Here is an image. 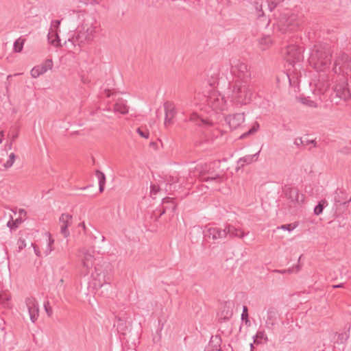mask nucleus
Wrapping results in <instances>:
<instances>
[{"label":"nucleus","instance_id":"1a4fd4ad","mask_svg":"<svg viewBox=\"0 0 351 351\" xmlns=\"http://www.w3.org/2000/svg\"><path fill=\"white\" fill-rule=\"evenodd\" d=\"M227 234H230L232 236L238 237L240 238H243L244 237V232L241 230L234 229L230 226L225 229H221L215 227L210 228L208 229L206 235L210 239L217 240L226 237Z\"/></svg>","mask_w":351,"mask_h":351},{"label":"nucleus","instance_id":"774afa93","mask_svg":"<svg viewBox=\"0 0 351 351\" xmlns=\"http://www.w3.org/2000/svg\"><path fill=\"white\" fill-rule=\"evenodd\" d=\"M105 237L102 236V241H104Z\"/></svg>","mask_w":351,"mask_h":351},{"label":"nucleus","instance_id":"b1692460","mask_svg":"<svg viewBox=\"0 0 351 351\" xmlns=\"http://www.w3.org/2000/svg\"><path fill=\"white\" fill-rule=\"evenodd\" d=\"M45 236L47 237V245L44 248V253L47 256L53 250V245L54 239L51 237L49 232H45Z\"/></svg>","mask_w":351,"mask_h":351},{"label":"nucleus","instance_id":"9d476101","mask_svg":"<svg viewBox=\"0 0 351 351\" xmlns=\"http://www.w3.org/2000/svg\"><path fill=\"white\" fill-rule=\"evenodd\" d=\"M337 77L339 79H337L336 82L339 80V82L335 85L334 93L337 97L346 100L350 97V91L348 88L349 77L346 75H338Z\"/></svg>","mask_w":351,"mask_h":351},{"label":"nucleus","instance_id":"ea45409f","mask_svg":"<svg viewBox=\"0 0 351 351\" xmlns=\"http://www.w3.org/2000/svg\"><path fill=\"white\" fill-rule=\"evenodd\" d=\"M255 9L256 10V14L257 17L260 18L261 16H263L264 12L263 11V5L262 3H259V2L256 1L255 2Z\"/></svg>","mask_w":351,"mask_h":351},{"label":"nucleus","instance_id":"4c0bfd02","mask_svg":"<svg viewBox=\"0 0 351 351\" xmlns=\"http://www.w3.org/2000/svg\"><path fill=\"white\" fill-rule=\"evenodd\" d=\"M69 226V221H63V223L61 226L60 232L64 237H67L69 235L67 228Z\"/></svg>","mask_w":351,"mask_h":351},{"label":"nucleus","instance_id":"603ef678","mask_svg":"<svg viewBox=\"0 0 351 351\" xmlns=\"http://www.w3.org/2000/svg\"><path fill=\"white\" fill-rule=\"evenodd\" d=\"M221 14L222 16L224 18H228L229 16H231V14L228 13V12L226 11V8L222 9L221 10Z\"/></svg>","mask_w":351,"mask_h":351},{"label":"nucleus","instance_id":"09e8293b","mask_svg":"<svg viewBox=\"0 0 351 351\" xmlns=\"http://www.w3.org/2000/svg\"><path fill=\"white\" fill-rule=\"evenodd\" d=\"M160 188L156 184H152L150 186V193L151 195H155L158 192H159Z\"/></svg>","mask_w":351,"mask_h":351},{"label":"nucleus","instance_id":"58836bf2","mask_svg":"<svg viewBox=\"0 0 351 351\" xmlns=\"http://www.w3.org/2000/svg\"><path fill=\"white\" fill-rule=\"evenodd\" d=\"M275 315L276 313L273 311H269L268 313L267 319L266 321L267 324L274 325L275 324Z\"/></svg>","mask_w":351,"mask_h":351},{"label":"nucleus","instance_id":"7ed1b4c3","mask_svg":"<svg viewBox=\"0 0 351 351\" xmlns=\"http://www.w3.org/2000/svg\"><path fill=\"white\" fill-rule=\"evenodd\" d=\"M309 63L318 71H323L331 62V51L326 44L317 43L311 50Z\"/></svg>","mask_w":351,"mask_h":351},{"label":"nucleus","instance_id":"a19ab883","mask_svg":"<svg viewBox=\"0 0 351 351\" xmlns=\"http://www.w3.org/2000/svg\"><path fill=\"white\" fill-rule=\"evenodd\" d=\"M23 221H8L7 226L11 230L16 229Z\"/></svg>","mask_w":351,"mask_h":351},{"label":"nucleus","instance_id":"cd10ccee","mask_svg":"<svg viewBox=\"0 0 351 351\" xmlns=\"http://www.w3.org/2000/svg\"><path fill=\"white\" fill-rule=\"evenodd\" d=\"M10 295L8 293H0V306L8 307L10 305Z\"/></svg>","mask_w":351,"mask_h":351},{"label":"nucleus","instance_id":"f8f14e48","mask_svg":"<svg viewBox=\"0 0 351 351\" xmlns=\"http://www.w3.org/2000/svg\"><path fill=\"white\" fill-rule=\"evenodd\" d=\"M25 304L28 309L31 321L35 323L39 316V306L36 300L33 297H28L25 299Z\"/></svg>","mask_w":351,"mask_h":351},{"label":"nucleus","instance_id":"9b49d317","mask_svg":"<svg viewBox=\"0 0 351 351\" xmlns=\"http://www.w3.org/2000/svg\"><path fill=\"white\" fill-rule=\"evenodd\" d=\"M60 20H53L51 23V28L47 34L49 42L54 46L60 45V39L58 36Z\"/></svg>","mask_w":351,"mask_h":351},{"label":"nucleus","instance_id":"e2e57ef3","mask_svg":"<svg viewBox=\"0 0 351 351\" xmlns=\"http://www.w3.org/2000/svg\"><path fill=\"white\" fill-rule=\"evenodd\" d=\"M17 136H18L17 134L13 135L12 137L11 142H14L15 141V139L17 138Z\"/></svg>","mask_w":351,"mask_h":351},{"label":"nucleus","instance_id":"f257e3e1","mask_svg":"<svg viewBox=\"0 0 351 351\" xmlns=\"http://www.w3.org/2000/svg\"><path fill=\"white\" fill-rule=\"evenodd\" d=\"M204 103L210 109L211 114L210 117L204 118L197 113L191 114L190 121L195 123L199 126H208L213 124L212 117L221 111L226 109V101L224 97L215 90H211L208 95L205 96Z\"/></svg>","mask_w":351,"mask_h":351},{"label":"nucleus","instance_id":"c756f323","mask_svg":"<svg viewBox=\"0 0 351 351\" xmlns=\"http://www.w3.org/2000/svg\"><path fill=\"white\" fill-rule=\"evenodd\" d=\"M328 206V202L326 200L323 199L319 202L318 204L315 206L314 208L313 212L316 215H320L325 207Z\"/></svg>","mask_w":351,"mask_h":351},{"label":"nucleus","instance_id":"69168bd1","mask_svg":"<svg viewBox=\"0 0 351 351\" xmlns=\"http://www.w3.org/2000/svg\"><path fill=\"white\" fill-rule=\"evenodd\" d=\"M227 4H228V5H230V4H231V1H230V0H228V1H227Z\"/></svg>","mask_w":351,"mask_h":351},{"label":"nucleus","instance_id":"6e6d98bb","mask_svg":"<svg viewBox=\"0 0 351 351\" xmlns=\"http://www.w3.org/2000/svg\"><path fill=\"white\" fill-rule=\"evenodd\" d=\"M66 217V219H69V218H71V216H70L69 215H64V214H62V217L60 218V219H64V217Z\"/></svg>","mask_w":351,"mask_h":351},{"label":"nucleus","instance_id":"c03bdc74","mask_svg":"<svg viewBox=\"0 0 351 351\" xmlns=\"http://www.w3.org/2000/svg\"><path fill=\"white\" fill-rule=\"evenodd\" d=\"M79 3H82L84 5H95L99 4L101 0H77Z\"/></svg>","mask_w":351,"mask_h":351},{"label":"nucleus","instance_id":"a211bd4d","mask_svg":"<svg viewBox=\"0 0 351 351\" xmlns=\"http://www.w3.org/2000/svg\"><path fill=\"white\" fill-rule=\"evenodd\" d=\"M113 108L114 112L122 114H126L128 112L127 101L119 97L116 99L115 103L113 105Z\"/></svg>","mask_w":351,"mask_h":351},{"label":"nucleus","instance_id":"13d9d810","mask_svg":"<svg viewBox=\"0 0 351 351\" xmlns=\"http://www.w3.org/2000/svg\"><path fill=\"white\" fill-rule=\"evenodd\" d=\"M3 136H4V133L3 131H1L0 132V144L2 143L3 141Z\"/></svg>","mask_w":351,"mask_h":351},{"label":"nucleus","instance_id":"412c9836","mask_svg":"<svg viewBox=\"0 0 351 351\" xmlns=\"http://www.w3.org/2000/svg\"><path fill=\"white\" fill-rule=\"evenodd\" d=\"M221 339L219 336H213L206 351H222L221 349Z\"/></svg>","mask_w":351,"mask_h":351},{"label":"nucleus","instance_id":"2f4dec72","mask_svg":"<svg viewBox=\"0 0 351 351\" xmlns=\"http://www.w3.org/2000/svg\"><path fill=\"white\" fill-rule=\"evenodd\" d=\"M14 215L15 219H23L26 217L27 212L25 209L14 208Z\"/></svg>","mask_w":351,"mask_h":351},{"label":"nucleus","instance_id":"de8ad7c7","mask_svg":"<svg viewBox=\"0 0 351 351\" xmlns=\"http://www.w3.org/2000/svg\"><path fill=\"white\" fill-rule=\"evenodd\" d=\"M247 307L246 306H243V313L241 314V319L245 320V322H248V313H247Z\"/></svg>","mask_w":351,"mask_h":351},{"label":"nucleus","instance_id":"20e7f679","mask_svg":"<svg viewBox=\"0 0 351 351\" xmlns=\"http://www.w3.org/2000/svg\"><path fill=\"white\" fill-rule=\"evenodd\" d=\"M219 164V161L209 164H197L193 169L191 168L189 169V175L191 177H198L202 182H220L221 175L219 171H215Z\"/></svg>","mask_w":351,"mask_h":351},{"label":"nucleus","instance_id":"052dcab7","mask_svg":"<svg viewBox=\"0 0 351 351\" xmlns=\"http://www.w3.org/2000/svg\"><path fill=\"white\" fill-rule=\"evenodd\" d=\"M341 287H343V283L339 284V285H336L333 286V288H335V289H336V288H341Z\"/></svg>","mask_w":351,"mask_h":351},{"label":"nucleus","instance_id":"f3484780","mask_svg":"<svg viewBox=\"0 0 351 351\" xmlns=\"http://www.w3.org/2000/svg\"><path fill=\"white\" fill-rule=\"evenodd\" d=\"M93 256L88 252L84 253L82 259L83 273L84 275H87L90 272V269L93 267Z\"/></svg>","mask_w":351,"mask_h":351},{"label":"nucleus","instance_id":"6ab92c4d","mask_svg":"<svg viewBox=\"0 0 351 351\" xmlns=\"http://www.w3.org/2000/svg\"><path fill=\"white\" fill-rule=\"evenodd\" d=\"M234 302L232 301L226 302L221 312V317L228 320L233 315Z\"/></svg>","mask_w":351,"mask_h":351},{"label":"nucleus","instance_id":"423d86ee","mask_svg":"<svg viewBox=\"0 0 351 351\" xmlns=\"http://www.w3.org/2000/svg\"><path fill=\"white\" fill-rule=\"evenodd\" d=\"M302 23V19L298 15L287 10L280 14L278 27L279 31L284 34L294 33Z\"/></svg>","mask_w":351,"mask_h":351},{"label":"nucleus","instance_id":"a18cd8bd","mask_svg":"<svg viewBox=\"0 0 351 351\" xmlns=\"http://www.w3.org/2000/svg\"><path fill=\"white\" fill-rule=\"evenodd\" d=\"M18 252H21L23 248L26 247L25 240L23 238H19L17 241Z\"/></svg>","mask_w":351,"mask_h":351},{"label":"nucleus","instance_id":"680f3d73","mask_svg":"<svg viewBox=\"0 0 351 351\" xmlns=\"http://www.w3.org/2000/svg\"><path fill=\"white\" fill-rule=\"evenodd\" d=\"M308 143H311V144H313V146H314V147H316V146H317V143H316V142H315V140H311V141H308Z\"/></svg>","mask_w":351,"mask_h":351},{"label":"nucleus","instance_id":"49530a36","mask_svg":"<svg viewBox=\"0 0 351 351\" xmlns=\"http://www.w3.org/2000/svg\"><path fill=\"white\" fill-rule=\"evenodd\" d=\"M44 308L45 310L49 317H51L53 314V310L52 308L49 305V302L48 301L45 302L44 303Z\"/></svg>","mask_w":351,"mask_h":351},{"label":"nucleus","instance_id":"dca6fc26","mask_svg":"<svg viewBox=\"0 0 351 351\" xmlns=\"http://www.w3.org/2000/svg\"><path fill=\"white\" fill-rule=\"evenodd\" d=\"M225 121L231 129H237L245 121L244 113H235L225 117Z\"/></svg>","mask_w":351,"mask_h":351},{"label":"nucleus","instance_id":"4be33fe9","mask_svg":"<svg viewBox=\"0 0 351 351\" xmlns=\"http://www.w3.org/2000/svg\"><path fill=\"white\" fill-rule=\"evenodd\" d=\"M220 74V69L219 65L215 64L213 65L207 71V75L208 77L211 78V80L210 81V84L213 85L214 84L217 80L218 79Z\"/></svg>","mask_w":351,"mask_h":351},{"label":"nucleus","instance_id":"bf43d9fd","mask_svg":"<svg viewBox=\"0 0 351 351\" xmlns=\"http://www.w3.org/2000/svg\"><path fill=\"white\" fill-rule=\"evenodd\" d=\"M12 143H13V142H10V143H7V144L5 145V147H6L8 149H12Z\"/></svg>","mask_w":351,"mask_h":351},{"label":"nucleus","instance_id":"0e129e2a","mask_svg":"<svg viewBox=\"0 0 351 351\" xmlns=\"http://www.w3.org/2000/svg\"><path fill=\"white\" fill-rule=\"evenodd\" d=\"M63 282H64V280H63V278H61V279L59 280L58 285V286H62V285H63Z\"/></svg>","mask_w":351,"mask_h":351},{"label":"nucleus","instance_id":"473e14b6","mask_svg":"<svg viewBox=\"0 0 351 351\" xmlns=\"http://www.w3.org/2000/svg\"><path fill=\"white\" fill-rule=\"evenodd\" d=\"M300 270V265H297L295 266H293L292 267H290L287 269H283V270H274V272L280 273V274H291V273H297Z\"/></svg>","mask_w":351,"mask_h":351},{"label":"nucleus","instance_id":"aec40b11","mask_svg":"<svg viewBox=\"0 0 351 351\" xmlns=\"http://www.w3.org/2000/svg\"><path fill=\"white\" fill-rule=\"evenodd\" d=\"M285 194L287 199H288L291 202L295 203L300 202V194L296 188H286L285 189Z\"/></svg>","mask_w":351,"mask_h":351},{"label":"nucleus","instance_id":"bb28decb","mask_svg":"<svg viewBox=\"0 0 351 351\" xmlns=\"http://www.w3.org/2000/svg\"><path fill=\"white\" fill-rule=\"evenodd\" d=\"M95 176L98 179L99 192H102L104 189V185L106 182L105 174L103 172L100 171L99 170H97L95 171Z\"/></svg>","mask_w":351,"mask_h":351},{"label":"nucleus","instance_id":"3c124183","mask_svg":"<svg viewBox=\"0 0 351 351\" xmlns=\"http://www.w3.org/2000/svg\"><path fill=\"white\" fill-rule=\"evenodd\" d=\"M277 6V4L273 1H268V9L270 12H272L274 8Z\"/></svg>","mask_w":351,"mask_h":351},{"label":"nucleus","instance_id":"39448f33","mask_svg":"<svg viewBox=\"0 0 351 351\" xmlns=\"http://www.w3.org/2000/svg\"><path fill=\"white\" fill-rule=\"evenodd\" d=\"M232 101L239 105L250 102L253 96V90L250 82H233L229 84Z\"/></svg>","mask_w":351,"mask_h":351},{"label":"nucleus","instance_id":"4d7b16f0","mask_svg":"<svg viewBox=\"0 0 351 351\" xmlns=\"http://www.w3.org/2000/svg\"><path fill=\"white\" fill-rule=\"evenodd\" d=\"M78 226L80 228H82L85 231L86 228L84 222L80 223Z\"/></svg>","mask_w":351,"mask_h":351},{"label":"nucleus","instance_id":"4468645a","mask_svg":"<svg viewBox=\"0 0 351 351\" xmlns=\"http://www.w3.org/2000/svg\"><path fill=\"white\" fill-rule=\"evenodd\" d=\"M53 64L51 59H47L42 64L34 66L31 70V75L34 78H37L40 75L45 73L49 70H51Z\"/></svg>","mask_w":351,"mask_h":351},{"label":"nucleus","instance_id":"6e6552de","mask_svg":"<svg viewBox=\"0 0 351 351\" xmlns=\"http://www.w3.org/2000/svg\"><path fill=\"white\" fill-rule=\"evenodd\" d=\"M289 38L290 37L287 38V36L284 38L285 40H287L286 42L287 43V45H285L283 53L287 62L294 66L296 64L300 63L303 60V49L298 45H295L293 40L292 43H289Z\"/></svg>","mask_w":351,"mask_h":351},{"label":"nucleus","instance_id":"8fccbe9b","mask_svg":"<svg viewBox=\"0 0 351 351\" xmlns=\"http://www.w3.org/2000/svg\"><path fill=\"white\" fill-rule=\"evenodd\" d=\"M136 131H137L138 134L141 136H142L143 138H149V132H147V131H143V130H142L141 128H138V129L136 130Z\"/></svg>","mask_w":351,"mask_h":351},{"label":"nucleus","instance_id":"79ce46f5","mask_svg":"<svg viewBox=\"0 0 351 351\" xmlns=\"http://www.w3.org/2000/svg\"><path fill=\"white\" fill-rule=\"evenodd\" d=\"M298 226V222H295L293 223L282 225L279 228H281L282 230H288L289 232H291L293 230H294Z\"/></svg>","mask_w":351,"mask_h":351},{"label":"nucleus","instance_id":"ddd939ff","mask_svg":"<svg viewBox=\"0 0 351 351\" xmlns=\"http://www.w3.org/2000/svg\"><path fill=\"white\" fill-rule=\"evenodd\" d=\"M93 278L95 281V285L99 287L110 284L112 280V276L107 271H100L97 267H95V274Z\"/></svg>","mask_w":351,"mask_h":351},{"label":"nucleus","instance_id":"e433bc0d","mask_svg":"<svg viewBox=\"0 0 351 351\" xmlns=\"http://www.w3.org/2000/svg\"><path fill=\"white\" fill-rule=\"evenodd\" d=\"M259 124L257 122L254 123L251 128L245 133H244L243 135L241 136V138H243L245 136H247L249 134H254L259 129Z\"/></svg>","mask_w":351,"mask_h":351},{"label":"nucleus","instance_id":"5fc2aeb1","mask_svg":"<svg viewBox=\"0 0 351 351\" xmlns=\"http://www.w3.org/2000/svg\"><path fill=\"white\" fill-rule=\"evenodd\" d=\"M303 143L302 138H297L294 141V145H295L297 147L300 146Z\"/></svg>","mask_w":351,"mask_h":351},{"label":"nucleus","instance_id":"2eb2a0df","mask_svg":"<svg viewBox=\"0 0 351 351\" xmlns=\"http://www.w3.org/2000/svg\"><path fill=\"white\" fill-rule=\"evenodd\" d=\"M164 109L165 113V125L168 127L173 123V119L177 114V110L175 104L172 102L167 101L164 104Z\"/></svg>","mask_w":351,"mask_h":351},{"label":"nucleus","instance_id":"864d4df0","mask_svg":"<svg viewBox=\"0 0 351 351\" xmlns=\"http://www.w3.org/2000/svg\"><path fill=\"white\" fill-rule=\"evenodd\" d=\"M32 246L34 247V252H35L36 255L37 256H40L41 254H40V252L38 250V247L35 244H34L33 243H32Z\"/></svg>","mask_w":351,"mask_h":351},{"label":"nucleus","instance_id":"a878e982","mask_svg":"<svg viewBox=\"0 0 351 351\" xmlns=\"http://www.w3.org/2000/svg\"><path fill=\"white\" fill-rule=\"evenodd\" d=\"M258 154H259V152L253 155L245 156L244 157L241 158L238 160V163L240 164L241 166H243L245 163L250 164L257 159V156H258Z\"/></svg>","mask_w":351,"mask_h":351},{"label":"nucleus","instance_id":"c9c22d12","mask_svg":"<svg viewBox=\"0 0 351 351\" xmlns=\"http://www.w3.org/2000/svg\"><path fill=\"white\" fill-rule=\"evenodd\" d=\"M3 218L5 219H14V209L13 208H6L3 210Z\"/></svg>","mask_w":351,"mask_h":351},{"label":"nucleus","instance_id":"f03ea898","mask_svg":"<svg viewBox=\"0 0 351 351\" xmlns=\"http://www.w3.org/2000/svg\"><path fill=\"white\" fill-rule=\"evenodd\" d=\"M73 12H75L73 10ZM78 18L83 21L80 27H78L75 34L65 41V44L71 43L73 46H81L90 42L93 38L95 27L93 26L95 19L94 16L82 11H76Z\"/></svg>","mask_w":351,"mask_h":351},{"label":"nucleus","instance_id":"c85d7f7f","mask_svg":"<svg viewBox=\"0 0 351 351\" xmlns=\"http://www.w3.org/2000/svg\"><path fill=\"white\" fill-rule=\"evenodd\" d=\"M272 40L269 36H264L259 40L260 47L262 50H265L271 44Z\"/></svg>","mask_w":351,"mask_h":351},{"label":"nucleus","instance_id":"f704fd0d","mask_svg":"<svg viewBox=\"0 0 351 351\" xmlns=\"http://www.w3.org/2000/svg\"><path fill=\"white\" fill-rule=\"evenodd\" d=\"M300 101L302 104L307 106L311 108H316L317 104L313 100L311 99L309 97H302L300 99Z\"/></svg>","mask_w":351,"mask_h":351},{"label":"nucleus","instance_id":"37998d69","mask_svg":"<svg viewBox=\"0 0 351 351\" xmlns=\"http://www.w3.org/2000/svg\"><path fill=\"white\" fill-rule=\"evenodd\" d=\"M350 330V326L348 328L347 332H345L344 333L339 334L338 339L339 341H341V343H344L348 339V338L350 337L349 333H348Z\"/></svg>","mask_w":351,"mask_h":351},{"label":"nucleus","instance_id":"393cba45","mask_svg":"<svg viewBox=\"0 0 351 351\" xmlns=\"http://www.w3.org/2000/svg\"><path fill=\"white\" fill-rule=\"evenodd\" d=\"M268 341L267 336L264 330H258L254 336V343L256 344L261 343L263 341Z\"/></svg>","mask_w":351,"mask_h":351},{"label":"nucleus","instance_id":"72a5a7b5","mask_svg":"<svg viewBox=\"0 0 351 351\" xmlns=\"http://www.w3.org/2000/svg\"><path fill=\"white\" fill-rule=\"evenodd\" d=\"M15 159H16V155L14 153L10 154L8 160L6 161V162H5L3 165L4 168L8 169L12 167L15 161Z\"/></svg>","mask_w":351,"mask_h":351},{"label":"nucleus","instance_id":"5701e85b","mask_svg":"<svg viewBox=\"0 0 351 351\" xmlns=\"http://www.w3.org/2000/svg\"><path fill=\"white\" fill-rule=\"evenodd\" d=\"M342 193H343V192L341 191H339V189L335 190L332 194L333 201H334V203L336 205V206H337L339 204V206H342L343 208H346L348 207V204L349 202L351 200V199L348 202V201L342 202L340 198V194H342Z\"/></svg>","mask_w":351,"mask_h":351},{"label":"nucleus","instance_id":"338daca9","mask_svg":"<svg viewBox=\"0 0 351 351\" xmlns=\"http://www.w3.org/2000/svg\"><path fill=\"white\" fill-rule=\"evenodd\" d=\"M175 208H176V206H175V205L173 204L172 205V209L174 210Z\"/></svg>","mask_w":351,"mask_h":351},{"label":"nucleus","instance_id":"7c9ffc66","mask_svg":"<svg viewBox=\"0 0 351 351\" xmlns=\"http://www.w3.org/2000/svg\"><path fill=\"white\" fill-rule=\"evenodd\" d=\"M25 39L21 37L15 40L13 45L14 51L16 53L21 52L23 50Z\"/></svg>","mask_w":351,"mask_h":351},{"label":"nucleus","instance_id":"0eeeda50","mask_svg":"<svg viewBox=\"0 0 351 351\" xmlns=\"http://www.w3.org/2000/svg\"><path fill=\"white\" fill-rule=\"evenodd\" d=\"M230 73L235 79L234 82H250L251 71L244 61L232 58L230 60Z\"/></svg>","mask_w":351,"mask_h":351}]
</instances>
